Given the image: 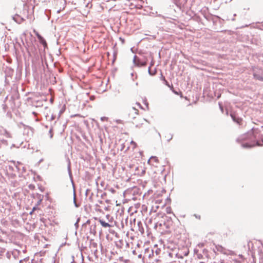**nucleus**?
Instances as JSON below:
<instances>
[{
	"label": "nucleus",
	"instance_id": "nucleus-1",
	"mask_svg": "<svg viewBox=\"0 0 263 263\" xmlns=\"http://www.w3.org/2000/svg\"><path fill=\"white\" fill-rule=\"evenodd\" d=\"M255 139L253 132L251 131L242 135L238 139V141L241 143L243 148H251L258 145V142H255Z\"/></svg>",
	"mask_w": 263,
	"mask_h": 263
},
{
	"label": "nucleus",
	"instance_id": "nucleus-2",
	"mask_svg": "<svg viewBox=\"0 0 263 263\" xmlns=\"http://www.w3.org/2000/svg\"><path fill=\"white\" fill-rule=\"evenodd\" d=\"M138 114V110L133 107L129 109L128 116L129 120L136 127L141 128L146 121L144 118L139 117Z\"/></svg>",
	"mask_w": 263,
	"mask_h": 263
},
{
	"label": "nucleus",
	"instance_id": "nucleus-3",
	"mask_svg": "<svg viewBox=\"0 0 263 263\" xmlns=\"http://www.w3.org/2000/svg\"><path fill=\"white\" fill-rule=\"evenodd\" d=\"M148 164L151 165L152 166H154L155 167H158V164H159V161L157 157H151L149 160L148 161Z\"/></svg>",
	"mask_w": 263,
	"mask_h": 263
},
{
	"label": "nucleus",
	"instance_id": "nucleus-4",
	"mask_svg": "<svg viewBox=\"0 0 263 263\" xmlns=\"http://www.w3.org/2000/svg\"><path fill=\"white\" fill-rule=\"evenodd\" d=\"M34 32L36 35L40 43L42 44L44 47H47V44L45 41V40L35 30H34Z\"/></svg>",
	"mask_w": 263,
	"mask_h": 263
},
{
	"label": "nucleus",
	"instance_id": "nucleus-5",
	"mask_svg": "<svg viewBox=\"0 0 263 263\" xmlns=\"http://www.w3.org/2000/svg\"><path fill=\"white\" fill-rule=\"evenodd\" d=\"M99 221L103 227L108 228L111 227V226L108 223L105 222L102 219H100Z\"/></svg>",
	"mask_w": 263,
	"mask_h": 263
},
{
	"label": "nucleus",
	"instance_id": "nucleus-6",
	"mask_svg": "<svg viewBox=\"0 0 263 263\" xmlns=\"http://www.w3.org/2000/svg\"><path fill=\"white\" fill-rule=\"evenodd\" d=\"M231 117L232 118L233 120L235 121L236 122H237V123H238L239 124H241V122H242V119L241 118H236L235 116L233 114H231Z\"/></svg>",
	"mask_w": 263,
	"mask_h": 263
},
{
	"label": "nucleus",
	"instance_id": "nucleus-7",
	"mask_svg": "<svg viewBox=\"0 0 263 263\" xmlns=\"http://www.w3.org/2000/svg\"><path fill=\"white\" fill-rule=\"evenodd\" d=\"M130 147L132 148L133 150H134L137 147V144L133 141H131L130 142Z\"/></svg>",
	"mask_w": 263,
	"mask_h": 263
},
{
	"label": "nucleus",
	"instance_id": "nucleus-8",
	"mask_svg": "<svg viewBox=\"0 0 263 263\" xmlns=\"http://www.w3.org/2000/svg\"><path fill=\"white\" fill-rule=\"evenodd\" d=\"M173 92H174L175 94L178 95H180V96H181V97H182V93L181 92H180V93H179L178 92H177V91H174V90H173Z\"/></svg>",
	"mask_w": 263,
	"mask_h": 263
},
{
	"label": "nucleus",
	"instance_id": "nucleus-9",
	"mask_svg": "<svg viewBox=\"0 0 263 263\" xmlns=\"http://www.w3.org/2000/svg\"><path fill=\"white\" fill-rule=\"evenodd\" d=\"M149 74H151V75H154V74H155V72H154V73H152L149 69Z\"/></svg>",
	"mask_w": 263,
	"mask_h": 263
},
{
	"label": "nucleus",
	"instance_id": "nucleus-10",
	"mask_svg": "<svg viewBox=\"0 0 263 263\" xmlns=\"http://www.w3.org/2000/svg\"><path fill=\"white\" fill-rule=\"evenodd\" d=\"M42 199H39V201L37 202V204L38 205L40 204V203L42 201Z\"/></svg>",
	"mask_w": 263,
	"mask_h": 263
},
{
	"label": "nucleus",
	"instance_id": "nucleus-11",
	"mask_svg": "<svg viewBox=\"0 0 263 263\" xmlns=\"http://www.w3.org/2000/svg\"><path fill=\"white\" fill-rule=\"evenodd\" d=\"M163 78V80H164V81H165V82L166 83V84L167 83V81L165 80V78L164 77H162Z\"/></svg>",
	"mask_w": 263,
	"mask_h": 263
},
{
	"label": "nucleus",
	"instance_id": "nucleus-12",
	"mask_svg": "<svg viewBox=\"0 0 263 263\" xmlns=\"http://www.w3.org/2000/svg\"><path fill=\"white\" fill-rule=\"evenodd\" d=\"M36 209V208L35 207H33V211L35 210V209Z\"/></svg>",
	"mask_w": 263,
	"mask_h": 263
},
{
	"label": "nucleus",
	"instance_id": "nucleus-13",
	"mask_svg": "<svg viewBox=\"0 0 263 263\" xmlns=\"http://www.w3.org/2000/svg\"><path fill=\"white\" fill-rule=\"evenodd\" d=\"M33 114L34 115H36V114L35 112H33Z\"/></svg>",
	"mask_w": 263,
	"mask_h": 263
},
{
	"label": "nucleus",
	"instance_id": "nucleus-14",
	"mask_svg": "<svg viewBox=\"0 0 263 263\" xmlns=\"http://www.w3.org/2000/svg\"><path fill=\"white\" fill-rule=\"evenodd\" d=\"M129 149V147H127V148L126 149V151H127V149Z\"/></svg>",
	"mask_w": 263,
	"mask_h": 263
}]
</instances>
